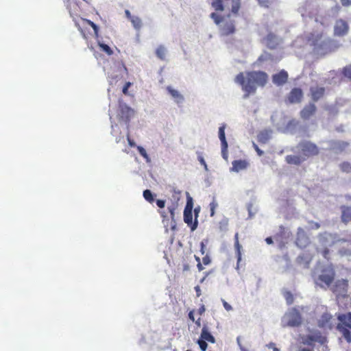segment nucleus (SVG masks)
<instances>
[{"label":"nucleus","mask_w":351,"mask_h":351,"mask_svg":"<svg viewBox=\"0 0 351 351\" xmlns=\"http://www.w3.org/2000/svg\"><path fill=\"white\" fill-rule=\"evenodd\" d=\"M283 295L287 304L290 305L293 302V295L291 292L285 291Z\"/></svg>","instance_id":"473e14b6"},{"label":"nucleus","mask_w":351,"mask_h":351,"mask_svg":"<svg viewBox=\"0 0 351 351\" xmlns=\"http://www.w3.org/2000/svg\"><path fill=\"white\" fill-rule=\"evenodd\" d=\"M267 347L269 348H273L274 349V347H275V344L274 343H270L269 344L267 345Z\"/></svg>","instance_id":"774afa93"},{"label":"nucleus","mask_w":351,"mask_h":351,"mask_svg":"<svg viewBox=\"0 0 351 351\" xmlns=\"http://www.w3.org/2000/svg\"><path fill=\"white\" fill-rule=\"evenodd\" d=\"M231 170L235 172H239L247 168L249 162L246 160H236L232 162Z\"/></svg>","instance_id":"aec40b11"},{"label":"nucleus","mask_w":351,"mask_h":351,"mask_svg":"<svg viewBox=\"0 0 351 351\" xmlns=\"http://www.w3.org/2000/svg\"><path fill=\"white\" fill-rule=\"evenodd\" d=\"M193 311H191L189 313V317L191 320H192L193 322H195V317H194V315H193Z\"/></svg>","instance_id":"e2e57ef3"},{"label":"nucleus","mask_w":351,"mask_h":351,"mask_svg":"<svg viewBox=\"0 0 351 351\" xmlns=\"http://www.w3.org/2000/svg\"><path fill=\"white\" fill-rule=\"evenodd\" d=\"M159 213L162 217L163 220L168 219L167 213L165 210H160Z\"/></svg>","instance_id":"13d9d810"},{"label":"nucleus","mask_w":351,"mask_h":351,"mask_svg":"<svg viewBox=\"0 0 351 351\" xmlns=\"http://www.w3.org/2000/svg\"><path fill=\"white\" fill-rule=\"evenodd\" d=\"M308 41L314 47L317 53H326L328 52L332 42V39L324 38L323 32H312L308 36Z\"/></svg>","instance_id":"7ed1b4c3"},{"label":"nucleus","mask_w":351,"mask_h":351,"mask_svg":"<svg viewBox=\"0 0 351 351\" xmlns=\"http://www.w3.org/2000/svg\"><path fill=\"white\" fill-rule=\"evenodd\" d=\"M309 224L311 226V228L313 230H317L320 228V224L318 222L315 221H309Z\"/></svg>","instance_id":"a18cd8bd"},{"label":"nucleus","mask_w":351,"mask_h":351,"mask_svg":"<svg viewBox=\"0 0 351 351\" xmlns=\"http://www.w3.org/2000/svg\"><path fill=\"white\" fill-rule=\"evenodd\" d=\"M343 6L348 7L351 5V0H340Z\"/></svg>","instance_id":"6e6d98bb"},{"label":"nucleus","mask_w":351,"mask_h":351,"mask_svg":"<svg viewBox=\"0 0 351 351\" xmlns=\"http://www.w3.org/2000/svg\"><path fill=\"white\" fill-rule=\"evenodd\" d=\"M197 296L199 297L201 295L200 287H195Z\"/></svg>","instance_id":"0e129e2a"},{"label":"nucleus","mask_w":351,"mask_h":351,"mask_svg":"<svg viewBox=\"0 0 351 351\" xmlns=\"http://www.w3.org/2000/svg\"><path fill=\"white\" fill-rule=\"evenodd\" d=\"M132 86V83L130 82H128L125 84V85L123 87L122 92L124 95H128V88Z\"/></svg>","instance_id":"c03bdc74"},{"label":"nucleus","mask_w":351,"mask_h":351,"mask_svg":"<svg viewBox=\"0 0 351 351\" xmlns=\"http://www.w3.org/2000/svg\"><path fill=\"white\" fill-rule=\"evenodd\" d=\"M265 45L271 49H276L279 45V39L274 33H269L264 38Z\"/></svg>","instance_id":"2eb2a0df"},{"label":"nucleus","mask_w":351,"mask_h":351,"mask_svg":"<svg viewBox=\"0 0 351 351\" xmlns=\"http://www.w3.org/2000/svg\"><path fill=\"white\" fill-rule=\"evenodd\" d=\"M269 76L265 71H252L245 73H239L234 79V82L239 84L245 93L244 97H248L254 94L257 87H264L268 82Z\"/></svg>","instance_id":"f257e3e1"},{"label":"nucleus","mask_w":351,"mask_h":351,"mask_svg":"<svg viewBox=\"0 0 351 351\" xmlns=\"http://www.w3.org/2000/svg\"><path fill=\"white\" fill-rule=\"evenodd\" d=\"M312 342H318L321 344H324L326 342V337L319 332H313L307 336L306 341V343L308 345L311 344Z\"/></svg>","instance_id":"f3484780"},{"label":"nucleus","mask_w":351,"mask_h":351,"mask_svg":"<svg viewBox=\"0 0 351 351\" xmlns=\"http://www.w3.org/2000/svg\"><path fill=\"white\" fill-rule=\"evenodd\" d=\"M310 243V239L304 230L298 228L296 233L295 244L300 248H304Z\"/></svg>","instance_id":"9d476101"},{"label":"nucleus","mask_w":351,"mask_h":351,"mask_svg":"<svg viewBox=\"0 0 351 351\" xmlns=\"http://www.w3.org/2000/svg\"><path fill=\"white\" fill-rule=\"evenodd\" d=\"M257 138L259 143H266L268 141L269 136L267 132H261L258 134Z\"/></svg>","instance_id":"cd10ccee"},{"label":"nucleus","mask_w":351,"mask_h":351,"mask_svg":"<svg viewBox=\"0 0 351 351\" xmlns=\"http://www.w3.org/2000/svg\"><path fill=\"white\" fill-rule=\"evenodd\" d=\"M331 319L332 315L330 314L324 313L318 321V326L320 328L330 329L332 326Z\"/></svg>","instance_id":"6ab92c4d"},{"label":"nucleus","mask_w":351,"mask_h":351,"mask_svg":"<svg viewBox=\"0 0 351 351\" xmlns=\"http://www.w3.org/2000/svg\"><path fill=\"white\" fill-rule=\"evenodd\" d=\"M130 21L132 23L134 27L136 29H139L142 26L141 19L138 16H134L132 18Z\"/></svg>","instance_id":"7c9ffc66"},{"label":"nucleus","mask_w":351,"mask_h":351,"mask_svg":"<svg viewBox=\"0 0 351 351\" xmlns=\"http://www.w3.org/2000/svg\"><path fill=\"white\" fill-rule=\"evenodd\" d=\"M288 77V73L282 69L272 75V82L277 86H281L287 82Z\"/></svg>","instance_id":"ddd939ff"},{"label":"nucleus","mask_w":351,"mask_h":351,"mask_svg":"<svg viewBox=\"0 0 351 351\" xmlns=\"http://www.w3.org/2000/svg\"><path fill=\"white\" fill-rule=\"evenodd\" d=\"M125 16L130 21L132 19V18H133L134 16H132L130 12L128 10H126L125 11Z\"/></svg>","instance_id":"bf43d9fd"},{"label":"nucleus","mask_w":351,"mask_h":351,"mask_svg":"<svg viewBox=\"0 0 351 351\" xmlns=\"http://www.w3.org/2000/svg\"><path fill=\"white\" fill-rule=\"evenodd\" d=\"M298 147L300 149L302 154L306 157L317 156L319 154L317 146L310 141L300 142Z\"/></svg>","instance_id":"0eeeda50"},{"label":"nucleus","mask_w":351,"mask_h":351,"mask_svg":"<svg viewBox=\"0 0 351 351\" xmlns=\"http://www.w3.org/2000/svg\"><path fill=\"white\" fill-rule=\"evenodd\" d=\"M276 0H258L261 6L269 8Z\"/></svg>","instance_id":"58836bf2"},{"label":"nucleus","mask_w":351,"mask_h":351,"mask_svg":"<svg viewBox=\"0 0 351 351\" xmlns=\"http://www.w3.org/2000/svg\"><path fill=\"white\" fill-rule=\"evenodd\" d=\"M134 111L125 104L120 106L119 117L125 123L130 121L131 117L134 115Z\"/></svg>","instance_id":"f8f14e48"},{"label":"nucleus","mask_w":351,"mask_h":351,"mask_svg":"<svg viewBox=\"0 0 351 351\" xmlns=\"http://www.w3.org/2000/svg\"><path fill=\"white\" fill-rule=\"evenodd\" d=\"M195 259H196V261H197V267H198L199 270V271H202V270L204 269V267H203V266H202V263H200V259H199V257H197V256H195Z\"/></svg>","instance_id":"4d7b16f0"},{"label":"nucleus","mask_w":351,"mask_h":351,"mask_svg":"<svg viewBox=\"0 0 351 351\" xmlns=\"http://www.w3.org/2000/svg\"><path fill=\"white\" fill-rule=\"evenodd\" d=\"M223 305L225 309L228 311H230L232 309L231 305H230L227 302H226L224 300H222Z\"/></svg>","instance_id":"603ef678"},{"label":"nucleus","mask_w":351,"mask_h":351,"mask_svg":"<svg viewBox=\"0 0 351 351\" xmlns=\"http://www.w3.org/2000/svg\"><path fill=\"white\" fill-rule=\"evenodd\" d=\"M329 253H330V251L328 248L324 249L322 252V256L326 259H329V257H328Z\"/></svg>","instance_id":"864d4df0"},{"label":"nucleus","mask_w":351,"mask_h":351,"mask_svg":"<svg viewBox=\"0 0 351 351\" xmlns=\"http://www.w3.org/2000/svg\"><path fill=\"white\" fill-rule=\"evenodd\" d=\"M210 210V216L213 217L215 215V210L216 208L218 206L217 202L215 199H213L209 204Z\"/></svg>","instance_id":"4c0bfd02"},{"label":"nucleus","mask_w":351,"mask_h":351,"mask_svg":"<svg viewBox=\"0 0 351 351\" xmlns=\"http://www.w3.org/2000/svg\"><path fill=\"white\" fill-rule=\"evenodd\" d=\"M197 158H198V160L200 162V164L204 166V167L206 170H207V165H206V162L204 158H203V156L199 154Z\"/></svg>","instance_id":"49530a36"},{"label":"nucleus","mask_w":351,"mask_h":351,"mask_svg":"<svg viewBox=\"0 0 351 351\" xmlns=\"http://www.w3.org/2000/svg\"><path fill=\"white\" fill-rule=\"evenodd\" d=\"M206 309L204 305H202L201 307L198 310V313L199 315H202L205 312Z\"/></svg>","instance_id":"680f3d73"},{"label":"nucleus","mask_w":351,"mask_h":351,"mask_svg":"<svg viewBox=\"0 0 351 351\" xmlns=\"http://www.w3.org/2000/svg\"><path fill=\"white\" fill-rule=\"evenodd\" d=\"M325 88L321 86H312L310 88L311 99L313 101H317L324 97L325 95Z\"/></svg>","instance_id":"4468645a"},{"label":"nucleus","mask_w":351,"mask_h":351,"mask_svg":"<svg viewBox=\"0 0 351 351\" xmlns=\"http://www.w3.org/2000/svg\"><path fill=\"white\" fill-rule=\"evenodd\" d=\"M265 241L267 244H271L273 243V240L271 237H267L265 239Z\"/></svg>","instance_id":"69168bd1"},{"label":"nucleus","mask_w":351,"mask_h":351,"mask_svg":"<svg viewBox=\"0 0 351 351\" xmlns=\"http://www.w3.org/2000/svg\"><path fill=\"white\" fill-rule=\"evenodd\" d=\"M143 197L149 203H152L154 201V195L152 191L149 189H146L143 191Z\"/></svg>","instance_id":"c756f323"},{"label":"nucleus","mask_w":351,"mask_h":351,"mask_svg":"<svg viewBox=\"0 0 351 351\" xmlns=\"http://www.w3.org/2000/svg\"><path fill=\"white\" fill-rule=\"evenodd\" d=\"M136 148L140 154V155L143 157L147 162H149L150 161V158L148 156V154H147V152L146 150L141 146H136Z\"/></svg>","instance_id":"72a5a7b5"},{"label":"nucleus","mask_w":351,"mask_h":351,"mask_svg":"<svg viewBox=\"0 0 351 351\" xmlns=\"http://www.w3.org/2000/svg\"><path fill=\"white\" fill-rule=\"evenodd\" d=\"M237 343L239 348H241V346H242L241 343V337H238L237 338Z\"/></svg>","instance_id":"338daca9"},{"label":"nucleus","mask_w":351,"mask_h":351,"mask_svg":"<svg viewBox=\"0 0 351 351\" xmlns=\"http://www.w3.org/2000/svg\"><path fill=\"white\" fill-rule=\"evenodd\" d=\"M339 169L343 173L351 174V163L350 162H342L339 165Z\"/></svg>","instance_id":"a878e982"},{"label":"nucleus","mask_w":351,"mask_h":351,"mask_svg":"<svg viewBox=\"0 0 351 351\" xmlns=\"http://www.w3.org/2000/svg\"><path fill=\"white\" fill-rule=\"evenodd\" d=\"M127 140H128V144L130 147H136L135 142L130 138L129 135H128V136H127Z\"/></svg>","instance_id":"5fc2aeb1"},{"label":"nucleus","mask_w":351,"mask_h":351,"mask_svg":"<svg viewBox=\"0 0 351 351\" xmlns=\"http://www.w3.org/2000/svg\"><path fill=\"white\" fill-rule=\"evenodd\" d=\"M184 222L191 227L192 231L195 230L197 227V220L195 218V221H193V213L192 210H184Z\"/></svg>","instance_id":"dca6fc26"},{"label":"nucleus","mask_w":351,"mask_h":351,"mask_svg":"<svg viewBox=\"0 0 351 351\" xmlns=\"http://www.w3.org/2000/svg\"><path fill=\"white\" fill-rule=\"evenodd\" d=\"M99 47L101 50L106 52L108 55L110 56L113 53V51L108 45L104 43H99Z\"/></svg>","instance_id":"c9c22d12"},{"label":"nucleus","mask_w":351,"mask_h":351,"mask_svg":"<svg viewBox=\"0 0 351 351\" xmlns=\"http://www.w3.org/2000/svg\"><path fill=\"white\" fill-rule=\"evenodd\" d=\"M335 277V269L330 265L325 266L322 268L320 274L318 276V278H316V280L326 284V285H330L334 281Z\"/></svg>","instance_id":"423d86ee"},{"label":"nucleus","mask_w":351,"mask_h":351,"mask_svg":"<svg viewBox=\"0 0 351 351\" xmlns=\"http://www.w3.org/2000/svg\"><path fill=\"white\" fill-rule=\"evenodd\" d=\"M338 319L341 324H338L337 329L342 333L348 342H351V313L340 314Z\"/></svg>","instance_id":"39448f33"},{"label":"nucleus","mask_w":351,"mask_h":351,"mask_svg":"<svg viewBox=\"0 0 351 351\" xmlns=\"http://www.w3.org/2000/svg\"><path fill=\"white\" fill-rule=\"evenodd\" d=\"M234 247L236 250V255L237 258V268L239 269L240 263L241 261V245L239 243V234L238 233H236L234 235Z\"/></svg>","instance_id":"b1692460"},{"label":"nucleus","mask_w":351,"mask_h":351,"mask_svg":"<svg viewBox=\"0 0 351 351\" xmlns=\"http://www.w3.org/2000/svg\"><path fill=\"white\" fill-rule=\"evenodd\" d=\"M253 146H254V149L256 150L257 154L259 156H261L263 154V151H262L259 147L258 146L254 143L253 144Z\"/></svg>","instance_id":"3c124183"},{"label":"nucleus","mask_w":351,"mask_h":351,"mask_svg":"<svg viewBox=\"0 0 351 351\" xmlns=\"http://www.w3.org/2000/svg\"><path fill=\"white\" fill-rule=\"evenodd\" d=\"M226 124H222L219 128V138L221 141V145H227L228 143L226 139L225 135Z\"/></svg>","instance_id":"bb28decb"},{"label":"nucleus","mask_w":351,"mask_h":351,"mask_svg":"<svg viewBox=\"0 0 351 351\" xmlns=\"http://www.w3.org/2000/svg\"><path fill=\"white\" fill-rule=\"evenodd\" d=\"M271 58V56L269 53H265L261 55L258 58V61L260 62H263L265 61H267L268 60H270Z\"/></svg>","instance_id":"37998d69"},{"label":"nucleus","mask_w":351,"mask_h":351,"mask_svg":"<svg viewBox=\"0 0 351 351\" xmlns=\"http://www.w3.org/2000/svg\"><path fill=\"white\" fill-rule=\"evenodd\" d=\"M160 339V336L158 333L155 332H149L144 338L145 343L149 345L157 344Z\"/></svg>","instance_id":"4be33fe9"},{"label":"nucleus","mask_w":351,"mask_h":351,"mask_svg":"<svg viewBox=\"0 0 351 351\" xmlns=\"http://www.w3.org/2000/svg\"><path fill=\"white\" fill-rule=\"evenodd\" d=\"M167 90L178 103L182 101L184 99L182 95H180L178 90L173 89L171 86H167Z\"/></svg>","instance_id":"393cba45"},{"label":"nucleus","mask_w":351,"mask_h":351,"mask_svg":"<svg viewBox=\"0 0 351 351\" xmlns=\"http://www.w3.org/2000/svg\"><path fill=\"white\" fill-rule=\"evenodd\" d=\"M84 22L86 24H88V25H90L93 29L95 36H98V34H99L98 26L95 23H93V21H91L90 20H88V19H84Z\"/></svg>","instance_id":"f704fd0d"},{"label":"nucleus","mask_w":351,"mask_h":351,"mask_svg":"<svg viewBox=\"0 0 351 351\" xmlns=\"http://www.w3.org/2000/svg\"><path fill=\"white\" fill-rule=\"evenodd\" d=\"M156 54L160 60H165L166 49L163 46H159L156 50Z\"/></svg>","instance_id":"c85d7f7f"},{"label":"nucleus","mask_w":351,"mask_h":351,"mask_svg":"<svg viewBox=\"0 0 351 351\" xmlns=\"http://www.w3.org/2000/svg\"><path fill=\"white\" fill-rule=\"evenodd\" d=\"M199 211H200V207L199 206H197V207L195 208L194 213H195V217L196 219H197V217L198 216V214H199Z\"/></svg>","instance_id":"052dcab7"},{"label":"nucleus","mask_w":351,"mask_h":351,"mask_svg":"<svg viewBox=\"0 0 351 351\" xmlns=\"http://www.w3.org/2000/svg\"><path fill=\"white\" fill-rule=\"evenodd\" d=\"M317 112V106L314 103L306 104L300 112V117L304 121L313 118Z\"/></svg>","instance_id":"6e6552de"},{"label":"nucleus","mask_w":351,"mask_h":351,"mask_svg":"<svg viewBox=\"0 0 351 351\" xmlns=\"http://www.w3.org/2000/svg\"><path fill=\"white\" fill-rule=\"evenodd\" d=\"M221 155L225 160L228 159V144L221 145Z\"/></svg>","instance_id":"79ce46f5"},{"label":"nucleus","mask_w":351,"mask_h":351,"mask_svg":"<svg viewBox=\"0 0 351 351\" xmlns=\"http://www.w3.org/2000/svg\"><path fill=\"white\" fill-rule=\"evenodd\" d=\"M302 322V318L299 311L296 308H289L283 315L281 319V325L283 327H295Z\"/></svg>","instance_id":"20e7f679"},{"label":"nucleus","mask_w":351,"mask_h":351,"mask_svg":"<svg viewBox=\"0 0 351 351\" xmlns=\"http://www.w3.org/2000/svg\"><path fill=\"white\" fill-rule=\"evenodd\" d=\"M197 343L199 345L202 351L206 350L208 344L204 340L199 339L197 341Z\"/></svg>","instance_id":"ea45409f"},{"label":"nucleus","mask_w":351,"mask_h":351,"mask_svg":"<svg viewBox=\"0 0 351 351\" xmlns=\"http://www.w3.org/2000/svg\"><path fill=\"white\" fill-rule=\"evenodd\" d=\"M177 208V206L175 204H172L171 205L169 206L167 209L170 215V218L172 220H174L175 218V210Z\"/></svg>","instance_id":"e433bc0d"},{"label":"nucleus","mask_w":351,"mask_h":351,"mask_svg":"<svg viewBox=\"0 0 351 351\" xmlns=\"http://www.w3.org/2000/svg\"><path fill=\"white\" fill-rule=\"evenodd\" d=\"M156 205L160 208H163L165 206V201L162 199H157L156 200Z\"/></svg>","instance_id":"09e8293b"},{"label":"nucleus","mask_w":351,"mask_h":351,"mask_svg":"<svg viewBox=\"0 0 351 351\" xmlns=\"http://www.w3.org/2000/svg\"><path fill=\"white\" fill-rule=\"evenodd\" d=\"M202 263L204 265H207L210 263V256L206 254L202 258Z\"/></svg>","instance_id":"de8ad7c7"},{"label":"nucleus","mask_w":351,"mask_h":351,"mask_svg":"<svg viewBox=\"0 0 351 351\" xmlns=\"http://www.w3.org/2000/svg\"><path fill=\"white\" fill-rule=\"evenodd\" d=\"M341 73L345 77L351 80V64L343 67Z\"/></svg>","instance_id":"2f4dec72"},{"label":"nucleus","mask_w":351,"mask_h":351,"mask_svg":"<svg viewBox=\"0 0 351 351\" xmlns=\"http://www.w3.org/2000/svg\"><path fill=\"white\" fill-rule=\"evenodd\" d=\"M349 30L348 23L343 19H338L336 21L334 26V35L337 36H344Z\"/></svg>","instance_id":"1a4fd4ad"},{"label":"nucleus","mask_w":351,"mask_h":351,"mask_svg":"<svg viewBox=\"0 0 351 351\" xmlns=\"http://www.w3.org/2000/svg\"><path fill=\"white\" fill-rule=\"evenodd\" d=\"M199 339L204 340L206 342L208 341L211 343H215V339L209 331L208 328L206 325H204L203 326Z\"/></svg>","instance_id":"412c9836"},{"label":"nucleus","mask_w":351,"mask_h":351,"mask_svg":"<svg viewBox=\"0 0 351 351\" xmlns=\"http://www.w3.org/2000/svg\"><path fill=\"white\" fill-rule=\"evenodd\" d=\"M306 158L304 157L296 155H287L285 157V161L289 165H301Z\"/></svg>","instance_id":"5701e85b"},{"label":"nucleus","mask_w":351,"mask_h":351,"mask_svg":"<svg viewBox=\"0 0 351 351\" xmlns=\"http://www.w3.org/2000/svg\"><path fill=\"white\" fill-rule=\"evenodd\" d=\"M303 96V91L300 88H294L289 93L287 99L291 104H298L302 101Z\"/></svg>","instance_id":"9b49d317"},{"label":"nucleus","mask_w":351,"mask_h":351,"mask_svg":"<svg viewBox=\"0 0 351 351\" xmlns=\"http://www.w3.org/2000/svg\"><path fill=\"white\" fill-rule=\"evenodd\" d=\"M200 252L202 255H204L206 253V243L203 241L200 243Z\"/></svg>","instance_id":"8fccbe9b"},{"label":"nucleus","mask_w":351,"mask_h":351,"mask_svg":"<svg viewBox=\"0 0 351 351\" xmlns=\"http://www.w3.org/2000/svg\"><path fill=\"white\" fill-rule=\"evenodd\" d=\"M341 212V220L344 224L351 221V206L342 205L340 206Z\"/></svg>","instance_id":"a211bd4d"},{"label":"nucleus","mask_w":351,"mask_h":351,"mask_svg":"<svg viewBox=\"0 0 351 351\" xmlns=\"http://www.w3.org/2000/svg\"><path fill=\"white\" fill-rule=\"evenodd\" d=\"M232 13L221 16L217 12H212L210 15L215 25L219 27V32L222 36H229L236 32L235 21L232 19ZM233 15H237L234 14Z\"/></svg>","instance_id":"f03ea898"},{"label":"nucleus","mask_w":351,"mask_h":351,"mask_svg":"<svg viewBox=\"0 0 351 351\" xmlns=\"http://www.w3.org/2000/svg\"><path fill=\"white\" fill-rule=\"evenodd\" d=\"M193 199L191 197L188 196L186 205L185 206L184 210H193Z\"/></svg>","instance_id":"a19ab883"}]
</instances>
